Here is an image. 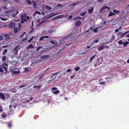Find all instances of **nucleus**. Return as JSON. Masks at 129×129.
<instances>
[{
	"mask_svg": "<svg viewBox=\"0 0 129 129\" xmlns=\"http://www.w3.org/2000/svg\"><path fill=\"white\" fill-rule=\"evenodd\" d=\"M42 61V59H40L36 60V61L33 62V65L34 68H35L38 67L39 66V64Z\"/></svg>",
	"mask_w": 129,
	"mask_h": 129,
	"instance_id": "nucleus-2",
	"label": "nucleus"
},
{
	"mask_svg": "<svg viewBox=\"0 0 129 129\" xmlns=\"http://www.w3.org/2000/svg\"><path fill=\"white\" fill-rule=\"evenodd\" d=\"M0 72L2 73L4 72L2 66L1 67H0Z\"/></svg>",
	"mask_w": 129,
	"mask_h": 129,
	"instance_id": "nucleus-41",
	"label": "nucleus"
},
{
	"mask_svg": "<svg viewBox=\"0 0 129 129\" xmlns=\"http://www.w3.org/2000/svg\"><path fill=\"white\" fill-rule=\"evenodd\" d=\"M97 46L96 45H95L94 46H92V48H95L97 47Z\"/></svg>",
	"mask_w": 129,
	"mask_h": 129,
	"instance_id": "nucleus-57",
	"label": "nucleus"
},
{
	"mask_svg": "<svg viewBox=\"0 0 129 129\" xmlns=\"http://www.w3.org/2000/svg\"><path fill=\"white\" fill-rule=\"evenodd\" d=\"M80 69V68L79 67H77L75 69V70L76 71H77L78 70Z\"/></svg>",
	"mask_w": 129,
	"mask_h": 129,
	"instance_id": "nucleus-49",
	"label": "nucleus"
},
{
	"mask_svg": "<svg viewBox=\"0 0 129 129\" xmlns=\"http://www.w3.org/2000/svg\"><path fill=\"white\" fill-rule=\"evenodd\" d=\"M27 40V38H25L23 39L21 41V42L22 43H24V41H26Z\"/></svg>",
	"mask_w": 129,
	"mask_h": 129,
	"instance_id": "nucleus-35",
	"label": "nucleus"
},
{
	"mask_svg": "<svg viewBox=\"0 0 129 129\" xmlns=\"http://www.w3.org/2000/svg\"><path fill=\"white\" fill-rule=\"evenodd\" d=\"M2 66L3 69H4L5 71H7V67L3 65Z\"/></svg>",
	"mask_w": 129,
	"mask_h": 129,
	"instance_id": "nucleus-30",
	"label": "nucleus"
},
{
	"mask_svg": "<svg viewBox=\"0 0 129 129\" xmlns=\"http://www.w3.org/2000/svg\"><path fill=\"white\" fill-rule=\"evenodd\" d=\"M33 5L34 6V8H36L37 4L34 1H33Z\"/></svg>",
	"mask_w": 129,
	"mask_h": 129,
	"instance_id": "nucleus-24",
	"label": "nucleus"
},
{
	"mask_svg": "<svg viewBox=\"0 0 129 129\" xmlns=\"http://www.w3.org/2000/svg\"><path fill=\"white\" fill-rule=\"evenodd\" d=\"M46 21V20L44 21H42V22H41L40 23H39V24L38 25H40L41 24H42L44 23Z\"/></svg>",
	"mask_w": 129,
	"mask_h": 129,
	"instance_id": "nucleus-47",
	"label": "nucleus"
},
{
	"mask_svg": "<svg viewBox=\"0 0 129 129\" xmlns=\"http://www.w3.org/2000/svg\"><path fill=\"white\" fill-rule=\"evenodd\" d=\"M6 59V57L5 56H3L2 58V60L3 61H5Z\"/></svg>",
	"mask_w": 129,
	"mask_h": 129,
	"instance_id": "nucleus-31",
	"label": "nucleus"
},
{
	"mask_svg": "<svg viewBox=\"0 0 129 129\" xmlns=\"http://www.w3.org/2000/svg\"><path fill=\"white\" fill-rule=\"evenodd\" d=\"M49 38V37L48 36H42L39 38V40H44V38Z\"/></svg>",
	"mask_w": 129,
	"mask_h": 129,
	"instance_id": "nucleus-14",
	"label": "nucleus"
},
{
	"mask_svg": "<svg viewBox=\"0 0 129 129\" xmlns=\"http://www.w3.org/2000/svg\"><path fill=\"white\" fill-rule=\"evenodd\" d=\"M59 91L58 90H57L54 91L53 92V93L55 94H57L59 93Z\"/></svg>",
	"mask_w": 129,
	"mask_h": 129,
	"instance_id": "nucleus-27",
	"label": "nucleus"
},
{
	"mask_svg": "<svg viewBox=\"0 0 129 129\" xmlns=\"http://www.w3.org/2000/svg\"><path fill=\"white\" fill-rule=\"evenodd\" d=\"M7 49H5L4 51L2 52V55H5L6 54V53L7 52Z\"/></svg>",
	"mask_w": 129,
	"mask_h": 129,
	"instance_id": "nucleus-26",
	"label": "nucleus"
},
{
	"mask_svg": "<svg viewBox=\"0 0 129 129\" xmlns=\"http://www.w3.org/2000/svg\"><path fill=\"white\" fill-rule=\"evenodd\" d=\"M27 85H21L19 87V88H21L22 87H24V89H25L26 88H25L24 87H25V86Z\"/></svg>",
	"mask_w": 129,
	"mask_h": 129,
	"instance_id": "nucleus-44",
	"label": "nucleus"
},
{
	"mask_svg": "<svg viewBox=\"0 0 129 129\" xmlns=\"http://www.w3.org/2000/svg\"><path fill=\"white\" fill-rule=\"evenodd\" d=\"M93 42L94 43H97L99 42V41L98 40H94L93 41Z\"/></svg>",
	"mask_w": 129,
	"mask_h": 129,
	"instance_id": "nucleus-45",
	"label": "nucleus"
},
{
	"mask_svg": "<svg viewBox=\"0 0 129 129\" xmlns=\"http://www.w3.org/2000/svg\"><path fill=\"white\" fill-rule=\"evenodd\" d=\"M98 29L96 28L95 29H94L93 32H97L98 31Z\"/></svg>",
	"mask_w": 129,
	"mask_h": 129,
	"instance_id": "nucleus-54",
	"label": "nucleus"
},
{
	"mask_svg": "<svg viewBox=\"0 0 129 129\" xmlns=\"http://www.w3.org/2000/svg\"><path fill=\"white\" fill-rule=\"evenodd\" d=\"M57 6H58L60 7H62V5L60 4H58Z\"/></svg>",
	"mask_w": 129,
	"mask_h": 129,
	"instance_id": "nucleus-63",
	"label": "nucleus"
},
{
	"mask_svg": "<svg viewBox=\"0 0 129 129\" xmlns=\"http://www.w3.org/2000/svg\"><path fill=\"white\" fill-rule=\"evenodd\" d=\"M42 73V75L39 78V79H41V78L43 76L44 74H43V73Z\"/></svg>",
	"mask_w": 129,
	"mask_h": 129,
	"instance_id": "nucleus-61",
	"label": "nucleus"
},
{
	"mask_svg": "<svg viewBox=\"0 0 129 129\" xmlns=\"http://www.w3.org/2000/svg\"><path fill=\"white\" fill-rule=\"evenodd\" d=\"M80 3L79 2H77L76 3H74L73 4H71L69 5V6L71 7L72 6H73V7H74L76 5H77L79 4Z\"/></svg>",
	"mask_w": 129,
	"mask_h": 129,
	"instance_id": "nucleus-11",
	"label": "nucleus"
},
{
	"mask_svg": "<svg viewBox=\"0 0 129 129\" xmlns=\"http://www.w3.org/2000/svg\"><path fill=\"white\" fill-rule=\"evenodd\" d=\"M15 11H13L11 12V14L13 17H15V16L19 13V12L18 10L16 11V13Z\"/></svg>",
	"mask_w": 129,
	"mask_h": 129,
	"instance_id": "nucleus-8",
	"label": "nucleus"
},
{
	"mask_svg": "<svg viewBox=\"0 0 129 129\" xmlns=\"http://www.w3.org/2000/svg\"><path fill=\"white\" fill-rule=\"evenodd\" d=\"M119 31V30L118 29H116L115 30V32H118Z\"/></svg>",
	"mask_w": 129,
	"mask_h": 129,
	"instance_id": "nucleus-64",
	"label": "nucleus"
},
{
	"mask_svg": "<svg viewBox=\"0 0 129 129\" xmlns=\"http://www.w3.org/2000/svg\"><path fill=\"white\" fill-rule=\"evenodd\" d=\"M7 27V25H4L3 26H2L0 28H4L6 27Z\"/></svg>",
	"mask_w": 129,
	"mask_h": 129,
	"instance_id": "nucleus-48",
	"label": "nucleus"
},
{
	"mask_svg": "<svg viewBox=\"0 0 129 129\" xmlns=\"http://www.w3.org/2000/svg\"><path fill=\"white\" fill-rule=\"evenodd\" d=\"M102 63V62L100 61V60L99 58H98L96 60V63L94 64V67H95L100 65Z\"/></svg>",
	"mask_w": 129,
	"mask_h": 129,
	"instance_id": "nucleus-3",
	"label": "nucleus"
},
{
	"mask_svg": "<svg viewBox=\"0 0 129 129\" xmlns=\"http://www.w3.org/2000/svg\"><path fill=\"white\" fill-rule=\"evenodd\" d=\"M42 48V47L40 46L38 47L36 49L37 51H38L40 49Z\"/></svg>",
	"mask_w": 129,
	"mask_h": 129,
	"instance_id": "nucleus-50",
	"label": "nucleus"
},
{
	"mask_svg": "<svg viewBox=\"0 0 129 129\" xmlns=\"http://www.w3.org/2000/svg\"><path fill=\"white\" fill-rule=\"evenodd\" d=\"M104 47V46L103 45L102 46H100V47H98V51H100L103 49Z\"/></svg>",
	"mask_w": 129,
	"mask_h": 129,
	"instance_id": "nucleus-12",
	"label": "nucleus"
},
{
	"mask_svg": "<svg viewBox=\"0 0 129 129\" xmlns=\"http://www.w3.org/2000/svg\"><path fill=\"white\" fill-rule=\"evenodd\" d=\"M46 8L49 10H50L51 9V7H50V6H46Z\"/></svg>",
	"mask_w": 129,
	"mask_h": 129,
	"instance_id": "nucleus-32",
	"label": "nucleus"
},
{
	"mask_svg": "<svg viewBox=\"0 0 129 129\" xmlns=\"http://www.w3.org/2000/svg\"><path fill=\"white\" fill-rule=\"evenodd\" d=\"M71 69H68V70H67L66 71L67 72H71Z\"/></svg>",
	"mask_w": 129,
	"mask_h": 129,
	"instance_id": "nucleus-60",
	"label": "nucleus"
},
{
	"mask_svg": "<svg viewBox=\"0 0 129 129\" xmlns=\"http://www.w3.org/2000/svg\"><path fill=\"white\" fill-rule=\"evenodd\" d=\"M75 75V74L74 73H72L70 75V78L71 79H73Z\"/></svg>",
	"mask_w": 129,
	"mask_h": 129,
	"instance_id": "nucleus-34",
	"label": "nucleus"
},
{
	"mask_svg": "<svg viewBox=\"0 0 129 129\" xmlns=\"http://www.w3.org/2000/svg\"><path fill=\"white\" fill-rule=\"evenodd\" d=\"M113 11L116 14H118L119 13V11L117 10H113Z\"/></svg>",
	"mask_w": 129,
	"mask_h": 129,
	"instance_id": "nucleus-29",
	"label": "nucleus"
},
{
	"mask_svg": "<svg viewBox=\"0 0 129 129\" xmlns=\"http://www.w3.org/2000/svg\"><path fill=\"white\" fill-rule=\"evenodd\" d=\"M73 16L72 15H70L69 17H68V19H70L72 18Z\"/></svg>",
	"mask_w": 129,
	"mask_h": 129,
	"instance_id": "nucleus-56",
	"label": "nucleus"
},
{
	"mask_svg": "<svg viewBox=\"0 0 129 129\" xmlns=\"http://www.w3.org/2000/svg\"><path fill=\"white\" fill-rule=\"evenodd\" d=\"M55 74H53L50 77V78L51 79L50 80L48 81H49V83L50 82L52 81L53 80H54L55 79L56 77L54 76Z\"/></svg>",
	"mask_w": 129,
	"mask_h": 129,
	"instance_id": "nucleus-7",
	"label": "nucleus"
},
{
	"mask_svg": "<svg viewBox=\"0 0 129 129\" xmlns=\"http://www.w3.org/2000/svg\"><path fill=\"white\" fill-rule=\"evenodd\" d=\"M27 3L29 4H31V1H29V0H27Z\"/></svg>",
	"mask_w": 129,
	"mask_h": 129,
	"instance_id": "nucleus-55",
	"label": "nucleus"
},
{
	"mask_svg": "<svg viewBox=\"0 0 129 129\" xmlns=\"http://www.w3.org/2000/svg\"><path fill=\"white\" fill-rule=\"evenodd\" d=\"M30 48H32V44H31L28 45V47H27V49Z\"/></svg>",
	"mask_w": 129,
	"mask_h": 129,
	"instance_id": "nucleus-43",
	"label": "nucleus"
},
{
	"mask_svg": "<svg viewBox=\"0 0 129 129\" xmlns=\"http://www.w3.org/2000/svg\"><path fill=\"white\" fill-rule=\"evenodd\" d=\"M86 13V12L82 13L80 14V15L82 16H84L85 15Z\"/></svg>",
	"mask_w": 129,
	"mask_h": 129,
	"instance_id": "nucleus-42",
	"label": "nucleus"
},
{
	"mask_svg": "<svg viewBox=\"0 0 129 129\" xmlns=\"http://www.w3.org/2000/svg\"><path fill=\"white\" fill-rule=\"evenodd\" d=\"M14 32L15 33H16L18 31V29L17 28L14 27L13 29Z\"/></svg>",
	"mask_w": 129,
	"mask_h": 129,
	"instance_id": "nucleus-28",
	"label": "nucleus"
},
{
	"mask_svg": "<svg viewBox=\"0 0 129 129\" xmlns=\"http://www.w3.org/2000/svg\"><path fill=\"white\" fill-rule=\"evenodd\" d=\"M41 87V85H40L39 86H37L36 85L35 86H34V88H37V90H38Z\"/></svg>",
	"mask_w": 129,
	"mask_h": 129,
	"instance_id": "nucleus-17",
	"label": "nucleus"
},
{
	"mask_svg": "<svg viewBox=\"0 0 129 129\" xmlns=\"http://www.w3.org/2000/svg\"><path fill=\"white\" fill-rule=\"evenodd\" d=\"M81 24V22L80 21L78 20L75 22V25L77 26H79Z\"/></svg>",
	"mask_w": 129,
	"mask_h": 129,
	"instance_id": "nucleus-9",
	"label": "nucleus"
},
{
	"mask_svg": "<svg viewBox=\"0 0 129 129\" xmlns=\"http://www.w3.org/2000/svg\"><path fill=\"white\" fill-rule=\"evenodd\" d=\"M79 19H81V17L80 16H78V17H76L74 19V20H77Z\"/></svg>",
	"mask_w": 129,
	"mask_h": 129,
	"instance_id": "nucleus-36",
	"label": "nucleus"
},
{
	"mask_svg": "<svg viewBox=\"0 0 129 129\" xmlns=\"http://www.w3.org/2000/svg\"><path fill=\"white\" fill-rule=\"evenodd\" d=\"M0 98L3 100L5 99L4 94L2 92L0 93Z\"/></svg>",
	"mask_w": 129,
	"mask_h": 129,
	"instance_id": "nucleus-10",
	"label": "nucleus"
},
{
	"mask_svg": "<svg viewBox=\"0 0 129 129\" xmlns=\"http://www.w3.org/2000/svg\"><path fill=\"white\" fill-rule=\"evenodd\" d=\"M118 43L119 44L122 45L123 44V42L122 40H120L118 41Z\"/></svg>",
	"mask_w": 129,
	"mask_h": 129,
	"instance_id": "nucleus-40",
	"label": "nucleus"
},
{
	"mask_svg": "<svg viewBox=\"0 0 129 129\" xmlns=\"http://www.w3.org/2000/svg\"><path fill=\"white\" fill-rule=\"evenodd\" d=\"M26 14L25 13H24L23 14H22L21 16V19L22 20H24L27 21L26 19Z\"/></svg>",
	"mask_w": 129,
	"mask_h": 129,
	"instance_id": "nucleus-5",
	"label": "nucleus"
},
{
	"mask_svg": "<svg viewBox=\"0 0 129 129\" xmlns=\"http://www.w3.org/2000/svg\"><path fill=\"white\" fill-rule=\"evenodd\" d=\"M61 15H59L58 16H56L55 17H53L52 18V19H53L54 20H55L56 19H58V18H60V17H61Z\"/></svg>",
	"mask_w": 129,
	"mask_h": 129,
	"instance_id": "nucleus-16",
	"label": "nucleus"
},
{
	"mask_svg": "<svg viewBox=\"0 0 129 129\" xmlns=\"http://www.w3.org/2000/svg\"><path fill=\"white\" fill-rule=\"evenodd\" d=\"M73 36V34H72L69 35L67 36L66 37L60 39L59 40L60 43H61L65 41H67L69 40H73L74 38L73 39V38H74Z\"/></svg>",
	"mask_w": 129,
	"mask_h": 129,
	"instance_id": "nucleus-1",
	"label": "nucleus"
},
{
	"mask_svg": "<svg viewBox=\"0 0 129 129\" xmlns=\"http://www.w3.org/2000/svg\"><path fill=\"white\" fill-rule=\"evenodd\" d=\"M32 40V37H31L30 39H29V40L27 42H30Z\"/></svg>",
	"mask_w": 129,
	"mask_h": 129,
	"instance_id": "nucleus-59",
	"label": "nucleus"
},
{
	"mask_svg": "<svg viewBox=\"0 0 129 129\" xmlns=\"http://www.w3.org/2000/svg\"><path fill=\"white\" fill-rule=\"evenodd\" d=\"M49 69V68H48L47 70H44L41 73H43V74H44Z\"/></svg>",
	"mask_w": 129,
	"mask_h": 129,
	"instance_id": "nucleus-46",
	"label": "nucleus"
},
{
	"mask_svg": "<svg viewBox=\"0 0 129 129\" xmlns=\"http://www.w3.org/2000/svg\"><path fill=\"white\" fill-rule=\"evenodd\" d=\"M129 32V31H126L125 32L123 33H122L121 35V37H123L125 35L127 34V33H128Z\"/></svg>",
	"mask_w": 129,
	"mask_h": 129,
	"instance_id": "nucleus-21",
	"label": "nucleus"
},
{
	"mask_svg": "<svg viewBox=\"0 0 129 129\" xmlns=\"http://www.w3.org/2000/svg\"><path fill=\"white\" fill-rule=\"evenodd\" d=\"M8 45H5L4 46H2V47L3 48H5V47H7Z\"/></svg>",
	"mask_w": 129,
	"mask_h": 129,
	"instance_id": "nucleus-62",
	"label": "nucleus"
},
{
	"mask_svg": "<svg viewBox=\"0 0 129 129\" xmlns=\"http://www.w3.org/2000/svg\"><path fill=\"white\" fill-rule=\"evenodd\" d=\"M1 107H0V112H2L3 111V107L0 105Z\"/></svg>",
	"mask_w": 129,
	"mask_h": 129,
	"instance_id": "nucleus-51",
	"label": "nucleus"
},
{
	"mask_svg": "<svg viewBox=\"0 0 129 129\" xmlns=\"http://www.w3.org/2000/svg\"><path fill=\"white\" fill-rule=\"evenodd\" d=\"M18 46H16V47H15L14 49V50L15 51H17V49H18Z\"/></svg>",
	"mask_w": 129,
	"mask_h": 129,
	"instance_id": "nucleus-52",
	"label": "nucleus"
},
{
	"mask_svg": "<svg viewBox=\"0 0 129 129\" xmlns=\"http://www.w3.org/2000/svg\"><path fill=\"white\" fill-rule=\"evenodd\" d=\"M1 116L2 118H5L7 117V115L6 113H5L1 115Z\"/></svg>",
	"mask_w": 129,
	"mask_h": 129,
	"instance_id": "nucleus-22",
	"label": "nucleus"
},
{
	"mask_svg": "<svg viewBox=\"0 0 129 129\" xmlns=\"http://www.w3.org/2000/svg\"><path fill=\"white\" fill-rule=\"evenodd\" d=\"M3 39V37L2 36L0 35V41L2 40Z\"/></svg>",
	"mask_w": 129,
	"mask_h": 129,
	"instance_id": "nucleus-58",
	"label": "nucleus"
},
{
	"mask_svg": "<svg viewBox=\"0 0 129 129\" xmlns=\"http://www.w3.org/2000/svg\"><path fill=\"white\" fill-rule=\"evenodd\" d=\"M8 125L9 128H11L12 126V124L10 123H8Z\"/></svg>",
	"mask_w": 129,
	"mask_h": 129,
	"instance_id": "nucleus-37",
	"label": "nucleus"
},
{
	"mask_svg": "<svg viewBox=\"0 0 129 129\" xmlns=\"http://www.w3.org/2000/svg\"><path fill=\"white\" fill-rule=\"evenodd\" d=\"M4 36L6 38H7V39H9L10 38V37H9V35L8 34H5L4 35Z\"/></svg>",
	"mask_w": 129,
	"mask_h": 129,
	"instance_id": "nucleus-23",
	"label": "nucleus"
},
{
	"mask_svg": "<svg viewBox=\"0 0 129 129\" xmlns=\"http://www.w3.org/2000/svg\"><path fill=\"white\" fill-rule=\"evenodd\" d=\"M50 42L53 44H55L57 43L56 41H51Z\"/></svg>",
	"mask_w": 129,
	"mask_h": 129,
	"instance_id": "nucleus-38",
	"label": "nucleus"
},
{
	"mask_svg": "<svg viewBox=\"0 0 129 129\" xmlns=\"http://www.w3.org/2000/svg\"><path fill=\"white\" fill-rule=\"evenodd\" d=\"M129 43L128 42L126 41L124 42H123V46L124 47H125L126 46L127 44H128Z\"/></svg>",
	"mask_w": 129,
	"mask_h": 129,
	"instance_id": "nucleus-20",
	"label": "nucleus"
},
{
	"mask_svg": "<svg viewBox=\"0 0 129 129\" xmlns=\"http://www.w3.org/2000/svg\"><path fill=\"white\" fill-rule=\"evenodd\" d=\"M57 89V88L56 87H54L52 88V92H53V91L54 90H56Z\"/></svg>",
	"mask_w": 129,
	"mask_h": 129,
	"instance_id": "nucleus-39",
	"label": "nucleus"
},
{
	"mask_svg": "<svg viewBox=\"0 0 129 129\" xmlns=\"http://www.w3.org/2000/svg\"><path fill=\"white\" fill-rule=\"evenodd\" d=\"M115 14L113 12H109V14L108 15V17H110V16H112L113 15H115Z\"/></svg>",
	"mask_w": 129,
	"mask_h": 129,
	"instance_id": "nucleus-13",
	"label": "nucleus"
},
{
	"mask_svg": "<svg viewBox=\"0 0 129 129\" xmlns=\"http://www.w3.org/2000/svg\"><path fill=\"white\" fill-rule=\"evenodd\" d=\"M107 7L106 6H104L101 9V11H102L105 9H107Z\"/></svg>",
	"mask_w": 129,
	"mask_h": 129,
	"instance_id": "nucleus-33",
	"label": "nucleus"
},
{
	"mask_svg": "<svg viewBox=\"0 0 129 129\" xmlns=\"http://www.w3.org/2000/svg\"><path fill=\"white\" fill-rule=\"evenodd\" d=\"M53 14V13H52L51 14V15H50L49 16L47 17V19L50 18H51L52 17H53L55 15H57V14H56V13L55 14Z\"/></svg>",
	"mask_w": 129,
	"mask_h": 129,
	"instance_id": "nucleus-18",
	"label": "nucleus"
},
{
	"mask_svg": "<svg viewBox=\"0 0 129 129\" xmlns=\"http://www.w3.org/2000/svg\"><path fill=\"white\" fill-rule=\"evenodd\" d=\"M105 84V82H102L99 83V84L100 85H102V84Z\"/></svg>",
	"mask_w": 129,
	"mask_h": 129,
	"instance_id": "nucleus-53",
	"label": "nucleus"
},
{
	"mask_svg": "<svg viewBox=\"0 0 129 129\" xmlns=\"http://www.w3.org/2000/svg\"><path fill=\"white\" fill-rule=\"evenodd\" d=\"M35 14H41V13L40 12H39V11H36L35 12V13L34 14V19H36V18H35Z\"/></svg>",
	"mask_w": 129,
	"mask_h": 129,
	"instance_id": "nucleus-19",
	"label": "nucleus"
},
{
	"mask_svg": "<svg viewBox=\"0 0 129 129\" xmlns=\"http://www.w3.org/2000/svg\"><path fill=\"white\" fill-rule=\"evenodd\" d=\"M42 61L44 60L48 59L50 58L49 55H44L40 57Z\"/></svg>",
	"mask_w": 129,
	"mask_h": 129,
	"instance_id": "nucleus-4",
	"label": "nucleus"
},
{
	"mask_svg": "<svg viewBox=\"0 0 129 129\" xmlns=\"http://www.w3.org/2000/svg\"><path fill=\"white\" fill-rule=\"evenodd\" d=\"M16 24L15 23L13 22H10L8 26L9 28H14Z\"/></svg>",
	"mask_w": 129,
	"mask_h": 129,
	"instance_id": "nucleus-6",
	"label": "nucleus"
},
{
	"mask_svg": "<svg viewBox=\"0 0 129 129\" xmlns=\"http://www.w3.org/2000/svg\"><path fill=\"white\" fill-rule=\"evenodd\" d=\"M95 54L93 56H92V57H91L90 58V59L89 60V63H91L92 62V60L95 57Z\"/></svg>",
	"mask_w": 129,
	"mask_h": 129,
	"instance_id": "nucleus-15",
	"label": "nucleus"
},
{
	"mask_svg": "<svg viewBox=\"0 0 129 129\" xmlns=\"http://www.w3.org/2000/svg\"><path fill=\"white\" fill-rule=\"evenodd\" d=\"M93 7H92L91 9L88 10V13H91L93 11Z\"/></svg>",
	"mask_w": 129,
	"mask_h": 129,
	"instance_id": "nucleus-25",
	"label": "nucleus"
}]
</instances>
